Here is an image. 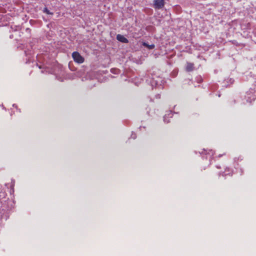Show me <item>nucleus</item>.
<instances>
[{
	"label": "nucleus",
	"instance_id": "obj_6",
	"mask_svg": "<svg viewBox=\"0 0 256 256\" xmlns=\"http://www.w3.org/2000/svg\"><path fill=\"white\" fill-rule=\"evenodd\" d=\"M142 45H143L145 47H146L147 48H148V49H150V50L153 49V48H154V47H155L154 44H152L150 45V44H147V43H146V42H143Z\"/></svg>",
	"mask_w": 256,
	"mask_h": 256
},
{
	"label": "nucleus",
	"instance_id": "obj_8",
	"mask_svg": "<svg viewBox=\"0 0 256 256\" xmlns=\"http://www.w3.org/2000/svg\"><path fill=\"white\" fill-rule=\"evenodd\" d=\"M209 154H211L212 156L214 154V152L212 150H209V152H208Z\"/></svg>",
	"mask_w": 256,
	"mask_h": 256
},
{
	"label": "nucleus",
	"instance_id": "obj_1",
	"mask_svg": "<svg viewBox=\"0 0 256 256\" xmlns=\"http://www.w3.org/2000/svg\"><path fill=\"white\" fill-rule=\"evenodd\" d=\"M246 101L251 102L256 99V92L254 89L250 88L248 91L246 92Z\"/></svg>",
	"mask_w": 256,
	"mask_h": 256
},
{
	"label": "nucleus",
	"instance_id": "obj_3",
	"mask_svg": "<svg viewBox=\"0 0 256 256\" xmlns=\"http://www.w3.org/2000/svg\"><path fill=\"white\" fill-rule=\"evenodd\" d=\"M164 5V0H154V7L156 9H160Z\"/></svg>",
	"mask_w": 256,
	"mask_h": 256
},
{
	"label": "nucleus",
	"instance_id": "obj_2",
	"mask_svg": "<svg viewBox=\"0 0 256 256\" xmlns=\"http://www.w3.org/2000/svg\"><path fill=\"white\" fill-rule=\"evenodd\" d=\"M72 57L74 60L78 64H82L84 61V58L77 52H72Z\"/></svg>",
	"mask_w": 256,
	"mask_h": 256
},
{
	"label": "nucleus",
	"instance_id": "obj_9",
	"mask_svg": "<svg viewBox=\"0 0 256 256\" xmlns=\"http://www.w3.org/2000/svg\"><path fill=\"white\" fill-rule=\"evenodd\" d=\"M114 70L113 68V71H112V72H113V73H114Z\"/></svg>",
	"mask_w": 256,
	"mask_h": 256
},
{
	"label": "nucleus",
	"instance_id": "obj_4",
	"mask_svg": "<svg viewBox=\"0 0 256 256\" xmlns=\"http://www.w3.org/2000/svg\"><path fill=\"white\" fill-rule=\"evenodd\" d=\"M116 39L120 42L122 43L127 44L128 42V40L125 38L123 35L118 34L116 36Z\"/></svg>",
	"mask_w": 256,
	"mask_h": 256
},
{
	"label": "nucleus",
	"instance_id": "obj_7",
	"mask_svg": "<svg viewBox=\"0 0 256 256\" xmlns=\"http://www.w3.org/2000/svg\"><path fill=\"white\" fill-rule=\"evenodd\" d=\"M44 12H46L47 14H52L50 12V11L48 10L47 8H45L44 10Z\"/></svg>",
	"mask_w": 256,
	"mask_h": 256
},
{
	"label": "nucleus",
	"instance_id": "obj_5",
	"mask_svg": "<svg viewBox=\"0 0 256 256\" xmlns=\"http://www.w3.org/2000/svg\"><path fill=\"white\" fill-rule=\"evenodd\" d=\"M194 68V64L192 63H188L186 67V70L188 72H190L193 70Z\"/></svg>",
	"mask_w": 256,
	"mask_h": 256
}]
</instances>
